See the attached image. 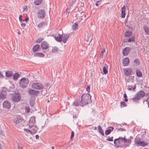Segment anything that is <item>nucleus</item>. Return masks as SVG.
I'll return each mask as SVG.
<instances>
[{
  "instance_id": "f257e3e1",
  "label": "nucleus",
  "mask_w": 149,
  "mask_h": 149,
  "mask_svg": "<svg viewBox=\"0 0 149 149\" xmlns=\"http://www.w3.org/2000/svg\"><path fill=\"white\" fill-rule=\"evenodd\" d=\"M127 142V139L124 136L123 137L120 136L115 139L114 141V143L117 148H122L124 147L126 148L129 146L131 143V141L129 140H128V143Z\"/></svg>"
},
{
  "instance_id": "f03ea898",
  "label": "nucleus",
  "mask_w": 149,
  "mask_h": 149,
  "mask_svg": "<svg viewBox=\"0 0 149 149\" xmlns=\"http://www.w3.org/2000/svg\"><path fill=\"white\" fill-rule=\"evenodd\" d=\"M79 97L81 100L80 105L81 107H83L84 105L92 102L91 100V96L89 93L84 94Z\"/></svg>"
},
{
  "instance_id": "7ed1b4c3",
  "label": "nucleus",
  "mask_w": 149,
  "mask_h": 149,
  "mask_svg": "<svg viewBox=\"0 0 149 149\" xmlns=\"http://www.w3.org/2000/svg\"><path fill=\"white\" fill-rule=\"evenodd\" d=\"M141 139L139 137L135 139V143L137 146H142L144 147L148 145L149 142V138H148L146 142L144 141H141Z\"/></svg>"
},
{
  "instance_id": "20e7f679",
  "label": "nucleus",
  "mask_w": 149,
  "mask_h": 149,
  "mask_svg": "<svg viewBox=\"0 0 149 149\" xmlns=\"http://www.w3.org/2000/svg\"><path fill=\"white\" fill-rule=\"evenodd\" d=\"M29 83V79L27 78L23 77L19 82L20 86L23 88L26 87Z\"/></svg>"
},
{
  "instance_id": "39448f33",
  "label": "nucleus",
  "mask_w": 149,
  "mask_h": 149,
  "mask_svg": "<svg viewBox=\"0 0 149 149\" xmlns=\"http://www.w3.org/2000/svg\"><path fill=\"white\" fill-rule=\"evenodd\" d=\"M11 98L14 102H17L20 100L21 96L19 93H15L12 95Z\"/></svg>"
},
{
  "instance_id": "423d86ee",
  "label": "nucleus",
  "mask_w": 149,
  "mask_h": 149,
  "mask_svg": "<svg viewBox=\"0 0 149 149\" xmlns=\"http://www.w3.org/2000/svg\"><path fill=\"white\" fill-rule=\"evenodd\" d=\"M46 15V12L44 9H39L38 11L37 16L40 19L44 18Z\"/></svg>"
},
{
  "instance_id": "0eeeda50",
  "label": "nucleus",
  "mask_w": 149,
  "mask_h": 149,
  "mask_svg": "<svg viewBox=\"0 0 149 149\" xmlns=\"http://www.w3.org/2000/svg\"><path fill=\"white\" fill-rule=\"evenodd\" d=\"M32 87L36 90H41L43 89L44 86L40 83H34L32 85Z\"/></svg>"
},
{
  "instance_id": "6e6552de",
  "label": "nucleus",
  "mask_w": 149,
  "mask_h": 149,
  "mask_svg": "<svg viewBox=\"0 0 149 149\" xmlns=\"http://www.w3.org/2000/svg\"><path fill=\"white\" fill-rule=\"evenodd\" d=\"M29 94L33 96H37L40 93L39 91H36L31 89H30L28 91Z\"/></svg>"
},
{
  "instance_id": "1a4fd4ad",
  "label": "nucleus",
  "mask_w": 149,
  "mask_h": 149,
  "mask_svg": "<svg viewBox=\"0 0 149 149\" xmlns=\"http://www.w3.org/2000/svg\"><path fill=\"white\" fill-rule=\"evenodd\" d=\"M36 123V119L34 117H31L29 121L28 125L29 126V127H34V124Z\"/></svg>"
},
{
  "instance_id": "9d476101",
  "label": "nucleus",
  "mask_w": 149,
  "mask_h": 149,
  "mask_svg": "<svg viewBox=\"0 0 149 149\" xmlns=\"http://www.w3.org/2000/svg\"><path fill=\"white\" fill-rule=\"evenodd\" d=\"M49 45L47 42L44 41L41 44V47L42 49L46 50L49 47Z\"/></svg>"
},
{
  "instance_id": "9b49d317",
  "label": "nucleus",
  "mask_w": 149,
  "mask_h": 149,
  "mask_svg": "<svg viewBox=\"0 0 149 149\" xmlns=\"http://www.w3.org/2000/svg\"><path fill=\"white\" fill-rule=\"evenodd\" d=\"M123 71L125 75L126 76L130 75L132 72V69L128 68L124 69Z\"/></svg>"
},
{
  "instance_id": "f8f14e48",
  "label": "nucleus",
  "mask_w": 149,
  "mask_h": 149,
  "mask_svg": "<svg viewBox=\"0 0 149 149\" xmlns=\"http://www.w3.org/2000/svg\"><path fill=\"white\" fill-rule=\"evenodd\" d=\"M41 50V48L40 45L38 44H36L34 45L32 48V51L34 53L36 52H38Z\"/></svg>"
},
{
  "instance_id": "ddd939ff",
  "label": "nucleus",
  "mask_w": 149,
  "mask_h": 149,
  "mask_svg": "<svg viewBox=\"0 0 149 149\" xmlns=\"http://www.w3.org/2000/svg\"><path fill=\"white\" fill-rule=\"evenodd\" d=\"M131 48L130 47H126L123 50V54L124 56H127L130 52Z\"/></svg>"
},
{
  "instance_id": "4468645a",
  "label": "nucleus",
  "mask_w": 149,
  "mask_h": 149,
  "mask_svg": "<svg viewBox=\"0 0 149 149\" xmlns=\"http://www.w3.org/2000/svg\"><path fill=\"white\" fill-rule=\"evenodd\" d=\"M3 105L4 108L8 109H10L11 107L10 103L7 100H5L3 102Z\"/></svg>"
},
{
  "instance_id": "2eb2a0df",
  "label": "nucleus",
  "mask_w": 149,
  "mask_h": 149,
  "mask_svg": "<svg viewBox=\"0 0 149 149\" xmlns=\"http://www.w3.org/2000/svg\"><path fill=\"white\" fill-rule=\"evenodd\" d=\"M135 94L136 96H138L140 99H141V97H143L145 95V93L143 91L141 90Z\"/></svg>"
},
{
  "instance_id": "dca6fc26",
  "label": "nucleus",
  "mask_w": 149,
  "mask_h": 149,
  "mask_svg": "<svg viewBox=\"0 0 149 149\" xmlns=\"http://www.w3.org/2000/svg\"><path fill=\"white\" fill-rule=\"evenodd\" d=\"M6 92L2 90L0 93V99L3 100L6 98Z\"/></svg>"
},
{
  "instance_id": "f3484780",
  "label": "nucleus",
  "mask_w": 149,
  "mask_h": 149,
  "mask_svg": "<svg viewBox=\"0 0 149 149\" xmlns=\"http://www.w3.org/2000/svg\"><path fill=\"white\" fill-rule=\"evenodd\" d=\"M13 122L15 125H17L19 123H21L22 122V119L21 118H16L14 119Z\"/></svg>"
},
{
  "instance_id": "a211bd4d",
  "label": "nucleus",
  "mask_w": 149,
  "mask_h": 149,
  "mask_svg": "<svg viewBox=\"0 0 149 149\" xmlns=\"http://www.w3.org/2000/svg\"><path fill=\"white\" fill-rule=\"evenodd\" d=\"M62 41L64 43L66 42V41L69 37V35L68 34L61 35Z\"/></svg>"
},
{
  "instance_id": "6ab92c4d",
  "label": "nucleus",
  "mask_w": 149,
  "mask_h": 149,
  "mask_svg": "<svg viewBox=\"0 0 149 149\" xmlns=\"http://www.w3.org/2000/svg\"><path fill=\"white\" fill-rule=\"evenodd\" d=\"M81 104V100H80V98L78 99H77L75 100L73 103L72 105L73 106L77 107L79 106Z\"/></svg>"
},
{
  "instance_id": "aec40b11",
  "label": "nucleus",
  "mask_w": 149,
  "mask_h": 149,
  "mask_svg": "<svg viewBox=\"0 0 149 149\" xmlns=\"http://www.w3.org/2000/svg\"><path fill=\"white\" fill-rule=\"evenodd\" d=\"M114 128L113 127H109L105 131V133L106 135H108L110 134L111 132L113 130Z\"/></svg>"
},
{
  "instance_id": "412c9836",
  "label": "nucleus",
  "mask_w": 149,
  "mask_h": 149,
  "mask_svg": "<svg viewBox=\"0 0 149 149\" xmlns=\"http://www.w3.org/2000/svg\"><path fill=\"white\" fill-rule=\"evenodd\" d=\"M136 76L139 77H141L142 76V73L141 70L139 68H136Z\"/></svg>"
},
{
  "instance_id": "4be33fe9",
  "label": "nucleus",
  "mask_w": 149,
  "mask_h": 149,
  "mask_svg": "<svg viewBox=\"0 0 149 149\" xmlns=\"http://www.w3.org/2000/svg\"><path fill=\"white\" fill-rule=\"evenodd\" d=\"M31 130V134H34L36 133L38 130V128L36 125H34V127H29Z\"/></svg>"
},
{
  "instance_id": "5701e85b",
  "label": "nucleus",
  "mask_w": 149,
  "mask_h": 149,
  "mask_svg": "<svg viewBox=\"0 0 149 149\" xmlns=\"http://www.w3.org/2000/svg\"><path fill=\"white\" fill-rule=\"evenodd\" d=\"M125 7L124 5L121 8V17L122 18L125 17Z\"/></svg>"
},
{
  "instance_id": "b1692460",
  "label": "nucleus",
  "mask_w": 149,
  "mask_h": 149,
  "mask_svg": "<svg viewBox=\"0 0 149 149\" xmlns=\"http://www.w3.org/2000/svg\"><path fill=\"white\" fill-rule=\"evenodd\" d=\"M136 86V85L135 84L133 86L128 85L127 86V89L129 91L132 90L133 91H134L135 90Z\"/></svg>"
},
{
  "instance_id": "393cba45",
  "label": "nucleus",
  "mask_w": 149,
  "mask_h": 149,
  "mask_svg": "<svg viewBox=\"0 0 149 149\" xmlns=\"http://www.w3.org/2000/svg\"><path fill=\"white\" fill-rule=\"evenodd\" d=\"M145 32L147 35H149V27L147 25H144L143 27Z\"/></svg>"
},
{
  "instance_id": "a878e982",
  "label": "nucleus",
  "mask_w": 149,
  "mask_h": 149,
  "mask_svg": "<svg viewBox=\"0 0 149 149\" xmlns=\"http://www.w3.org/2000/svg\"><path fill=\"white\" fill-rule=\"evenodd\" d=\"M34 56L35 57H43L45 56L44 54L42 53H36L34 54Z\"/></svg>"
},
{
  "instance_id": "bb28decb",
  "label": "nucleus",
  "mask_w": 149,
  "mask_h": 149,
  "mask_svg": "<svg viewBox=\"0 0 149 149\" xmlns=\"http://www.w3.org/2000/svg\"><path fill=\"white\" fill-rule=\"evenodd\" d=\"M131 99L135 103H138L139 100L140 99L138 96H136L135 94L134 96V97L130 98V100Z\"/></svg>"
},
{
  "instance_id": "cd10ccee",
  "label": "nucleus",
  "mask_w": 149,
  "mask_h": 149,
  "mask_svg": "<svg viewBox=\"0 0 149 149\" xmlns=\"http://www.w3.org/2000/svg\"><path fill=\"white\" fill-rule=\"evenodd\" d=\"M129 62V60L128 58H125L123 60V64L125 66L127 65Z\"/></svg>"
},
{
  "instance_id": "c85d7f7f",
  "label": "nucleus",
  "mask_w": 149,
  "mask_h": 149,
  "mask_svg": "<svg viewBox=\"0 0 149 149\" xmlns=\"http://www.w3.org/2000/svg\"><path fill=\"white\" fill-rule=\"evenodd\" d=\"M132 32L129 30H127L124 33L125 36L126 37H129L132 34Z\"/></svg>"
},
{
  "instance_id": "c756f323",
  "label": "nucleus",
  "mask_w": 149,
  "mask_h": 149,
  "mask_svg": "<svg viewBox=\"0 0 149 149\" xmlns=\"http://www.w3.org/2000/svg\"><path fill=\"white\" fill-rule=\"evenodd\" d=\"M5 75L6 77H10L13 75V73L12 71H8L6 72Z\"/></svg>"
},
{
  "instance_id": "7c9ffc66",
  "label": "nucleus",
  "mask_w": 149,
  "mask_h": 149,
  "mask_svg": "<svg viewBox=\"0 0 149 149\" xmlns=\"http://www.w3.org/2000/svg\"><path fill=\"white\" fill-rule=\"evenodd\" d=\"M98 128L99 129V132L100 133L102 136H104V131L100 125H98Z\"/></svg>"
},
{
  "instance_id": "2f4dec72",
  "label": "nucleus",
  "mask_w": 149,
  "mask_h": 149,
  "mask_svg": "<svg viewBox=\"0 0 149 149\" xmlns=\"http://www.w3.org/2000/svg\"><path fill=\"white\" fill-rule=\"evenodd\" d=\"M19 77V74L17 72L15 73L13 75V79L15 80H17Z\"/></svg>"
},
{
  "instance_id": "473e14b6",
  "label": "nucleus",
  "mask_w": 149,
  "mask_h": 149,
  "mask_svg": "<svg viewBox=\"0 0 149 149\" xmlns=\"http://www.w3.org/2000/svg\"><path fill=\"white\" fill-rule=\"evenodd\" d=\"M43 0H35L34 3L35 5H39L42 3Z\"/></svg>"
},
{
  "instance_id": "72a5a7b5",
  "label": "nucleus",
  "mask_w": 149,
  "mask_h": 149,
  "mask_svg": "<svg viewBox=\"0 0 149 149\" xmlns=\"http://www.w3.org/2000/svg\"><path fill=\"white\" fill-rule=\"evenodd\" d=\"M35 100L32 99H30L29 100V104L30 106L31 107L34 106L35 104Z\"/></svg>"
},
{
  "instance_id": "f704fd0d",
  "label": "nucleus",
  "mask_w": 149,
  "mask_h": 149,
  "mask_svg": "<svg viewBox=\"0 0 149 149\" xmlns=\"http://www.w3.org/2000/svg\"><path fill=\"white\" fill-rule=\"evenodd\" d=\"M58 35L59 36H57V37H55V39L56 40L59 42H61L62 41L61 35H60L59 34Z\"/></svg>"
},
{
  "instance_id": "c9c22d12",
  "label": "nucleus",
  "mask_w": 149,
  "mask_h": 149,
  "mask_svg": "<svg viewBox=\"0 0 149 149\" xmlns=\"http://www.w3.org/2000/svg\"><path fill=\"white\" fill-rule=\"evenodd\" d=\"M45 22L43 21L40 23L39 24H38L37 25V26L38 28H40L41 27L44 26L45 25Z\"/></svg>"
},
{
  "instance_id": "e433bc0d",
  "label": "nucleus",
  "mask_w": 149,
  "mask_h": 149,
  "mask_svg": "<svg viewBox=\"0 0 149 149\" xmlns=\"http://www.w3.org/2000/svg\"><path fill=\"white\" fill-rule=\"evenodd\" d=\"M135 37L134 36H132V37L130 38L127 40V42H130L134 41Z\"/></svg>"
},
{
  "instance_id": "4c0bfd02",
  "label": "nucleus",
  "mask_w": 149,
  "mask_h": 149,
  "mask_svg": "<svg viewBox=\"0 0 149 149\" xmlns=\"http://www.w3.org/2000/svg\"><path fill=\"white\" fill-rule=\"evenodd\" d=\"M134 63L136 66L139 65L140 64V61L138 58L135 59L134 61Z\"/></svg>"
},
{
  "instance_id": "58836bf2",
  "label": "nucleus",
  "mask_w": 149,
  "mask_h": 149,
  "mask_svg": "<svg viewBox=\"0 0 149 149\" xmlns=\"http://www.w3.org/2000/svg\"><path fill=\"white\" fill-rule=\"evenodd\" d=\"M58 50V49L57 47L56 46L54 47L53 48V49H52V52L53 53H55L57 52Z\"/></svg>"
},
{
  "instance_id": "ea45409f",
  "label": "nucleus",
  "mask_w": 149,
  "mask_h": 149,
  "mask_svg": "<svg viewBox=\"0 0 149 149\" xmlns=\"http://www.w3.org/2000/svg\"><path fill=\"white\" fill-rule=\"evenodd\" d=\"M103 71L105 74H106L108 73V70L106 69V66L103 67Z\"/></svg>"
},
{
  "instance_id": "a19ab883",
  "label": "nucleus",
  "mask_w": 149,
  "mask_h": 149,
  "mask_svg": "<svg viewBox=\"0 0 149 149\" xmlns=\"http://www.w3.org/2000/svg\"><path fill=\"white\" fill-rule=\"evenodd\" d=\"M73 30H76L78 28V24L76 23H75L72 26V27Z\"/></svg>"
},
{
  "instance_id": "79ce46f5",
  "label": "nucleus",
  "mask_w": 149,
  "mask_h": 149,
  "mask_svg": "<svg viewBox=\"0 0 149 149\" xmlns=\"http://www.w3.org/2000/svg\"><path fill=\"white\" fill-rule=\"evenodd\" d=\"M127 106V104L124 102H120V107H125Z\"/></svg>"
},
{
  "instance_id": "37998d69",
  "label": "nucleus",
  "mask_w": 149,
  "mask_h": 149,
  "mask_svg": "<svg viewBox=\"0 0 149 149\" xmlns=\"http://www.w3.org/2000/svg\"><path fill=\"white\" fill-rule=\"evenodd\" d=\"M43 40V38H38L36 41V43H40V42Z\"/></svg>"
},
{
  "instance_id": "c03bdc74",
  "label": "nucleus",
  "mask_w": 149,
  "mask_h": 149,
  "mask_svg": "<svg viewBox=\"0 0 149 149\" xmlns=\"http://www.w3.org/2000/svg\"><path fill=\"white\" fill-rule=\"evenodd\" d=\"M113 137L112 136L111 137H110L109 136L108 138L107 139V140L109 141H113Z\"/></svg>"
},
{
  "instance_id": "a18cd8bd",
  "label": "nucleus",
  "mask_w": 149,
  "mask_h": 149,
  "mask_svg": "<svg viewBox=\"0 0 149 149\" xmlns=\"http://www.w3.org/2000/svg\"><path fill=\"white\" fill-rule=\"evenodd\" d=\"M102 2V0H100L97 1L95 3V5L97 6H98Z\"/></svg>"
},
{
  "instance_id": "49530a36",
  "label": "nucleus",
  "mask_w": 149,
  "mask_h": 149,
  "mask_svg": "<svg viewBox=\"0 0 149 149\" xmlns=\"http://www.w3.org/2000/svg\"><path fill=\"white\" fill-rule=\"evenodd\" d=\"M24 130L25 132H29V133L31 134V130L26 128L24 129Z\"/></svg>"
},
{
  "instance_id": "de8ad7c7",
  "label": "nucleus",
  "mask_w": 149,
  "mask_h": 149,
  "mask_svg": "<svg viewBox=\"0 0 149 149\" xmlns=\"http://www.w3.org/2000/svg\"><path fill=\"white\" fill-rule=\"evenodd\" d=\"M74 132L73 131H72L71 132V134L70 136V139H72L74 137Z\"/></svg>"
},
{
  "instance_id": "09e8293b",
  "label": "nucleus",
  "mask_w": 149,
  "mask_h": 149,
  "mask_svg": "<svg viewBox=\"0 0 149 149\" xmlns=\"http://www.w3.org/2000/svg\"><path fill=\"white\" fill-rule=\"evenodd\" d=\"M25 110L28 113H29L30 112V109L29 107H26Z\"/></svg>"
},
{
  "instance_id": "8fccbe9b",
  "label": "nucleus",
  "mask_w": 149,
  "mask_h": 149,
  "mask_svg": "<svg viewBox=\"0 0 149 149\" xmlns=\"http://www.w3.org/2000/svg\"><path fill=\"white\" fill-rule=\"evenodd\" d=\"M90 87L88 85L86 88V90L88 92H90Z\"/></svg>"
},
{
  "instance_id": "3c124183",
  "label": "nucleus",
  "mask_w": 149,
  "mask_h": 149,
  "mask_svg": "<svg viewBox=\"0 0 149 149\" xmlns=\"http://www.w3.org/2000/svg\"><path fill=\"white\" fill-rule=\"evenodd\" d=\"M118 131H121V132H123V131H125V129H124V128H120L118 129Z\"/></svg>"
},
{
  "instance_id": "603ef678",
  "label": "nucleus",
  "mask_w": 149,
  "mask_h": 149,
  "mask_svg": "<svg viewBox=\"0 0 149 149\" xmlns=\"http://www.w3.org/2000/svg\"><path fill=\"white\" fill-rule=\"evenodd\" d=\"M19 19L20 22H22V16L20 15L19 17Z\"/></svg>"
},
{
  "instance_id": "864d4df0",
  "label": "nucleus",
  "mask_w": 149,
  "mask_h": 149,
  "mask_svg": "<svg viewBox=\"0 0 149 149\" xmlns=\"http://www.w3.org/2000/svg\"><path fill=\"white\" fill-rule=\"evenodd\" d=\"M144 102H146V103H147L148 105V106L149 107V96L148 98H147V100H146L145 101H144Z\"/></svg>"
},
{
  "instance_id": "5fc2aeb1",
  "label": "nucleus",
  "mask_w": 149,
  "mask_h": 149,
  "mask_svg": "<svg viewBox=\"0 0 149 149\" xmlns=\"http://www.w3.org/2000/svg\"><path fill=\"white\" fill-rule=\"evenodd\" d=\"M133 139V137L132 136H130V138L128 139H127V143H128V140H130V141H131V139Z\"/></svg>"
},
{
  "instance_id": "6e6d98bb",
  "label": "nucleus",
  "mask_w": 149,
  "mask_h": 149,
  "mask_svg": "<svg viewBox=\"0 0 149 149\" xmlns=\"http://www.w3.org/2000/svg\"><path fill=\"white\" fill-rule=\"evenodd\" d=\"M66 13H69L70 12V9H67L66 10Z\"/></svg>"
},
{
  "instance_id": "4d7b16f0",
  "label": "nucleus",
  "mask_w": 149,
  "mask_h": 149,
  "mask_svg": "<svg viewBox=\"0 0 149 149\" xmlns=\"http://www.w3.org/2000/svg\"><path fill=\"white\" fill-rule=\"evenodd\" d=\"M78 116V115H73V118L74 119H76L77 117Z\"/></svg>"
},
{
  "instance_id": "13d9d810",
  "label": "nucleus",
  "mask_w": 149,
  "mask_h": 149,
  "mask_svg": "<svg viewBox=\"0 0 149 149\" xmlns=\"http://www.w3.org/2000/svg\"><path fill=\"white\" fill-rule=\"evenodd\" d=\"M21 26L22 27H25L26 26V24L25 23H22L21 24Z\"/></svg>"
},
{
  "instance_id": "bf43d9fd",
  "label": "nucleus",
  "mask_w": 149,
  "mask_h": 149,
  "mask_svg": "<svg viewBox=\"0 0 149 149\" xmlns=\"http://www.w3.org/2000/svg\"><path fill=\"white\" fill-rule=\"evenodd\" d=\"M105 52V48H104L103 49V50L101 52V53L103 54L104 52Z\"/></svg>"
},
{
  "instance_id": "052dcab7",
  "label": "nucleus",
  "mask_w": 149,
  "mask_h": 149,
  "mask_svg": "<svg viewBox=\"0 0 149 149\" xmlns=\"http://www.w3.org/2000/svg\"><path fill=\"white\" fill-rule=\"evenodd\" d=\"M123 97L124 98V99L127 98V96L126 93H125L124 94Z\"/></svg>"
},
{
  "instance_id": "680f3d73",
  "label": "nucleus",
  "mask_w": 149,
  "mask_h": 149,
  "mask_svg": "<svg viewBox=\"0 0 149 149\" xmlns=\"http://www.w3.org/2000/svg\"><path fill=\"white\" fill-rule=\"evenodd\" d=\"M39 136L38 135H36V138L37 139H39Z\"/></svg>"
},
{
  "instance_id": "e2e57ef3",
  "label": "nucleus",
  "mask_w": 149,
  "mask_h": 149,
  "mask_svg": "<svg viewBox=\"0 0 149 149\" xmlns=\"http://www.w3.org/2000/svg\"><path fill=\"white\" fill-rule=\"evenodd\" d=\"M29 19V17H27L25 19V20L26 22H27L28 20Z\"/></svg>"
},
{
  "instance_id": "0e129e2a",
  "label": "nucleus",
  "mask_w": 149,
  "mask_h": 149,
  "mask_svg": "<svg viewBox=\"0 0 149 149\" xmlns=\"http://www.w3.org/2000/svg\"><path fill=\"white\" fill-rule=\"evenodd\" d=\"M3 74L2 73L0 72V77H3Z\"/></svg>"
},
{
  "instance_id": "69168bd1",
  "label": "nucleus",
  "mask_w": 149,
  "mask_h": 149,
  "mask_svg": "<svg viewBox=\"0 0 149 149\" xmlns=\"http://www.w3.org/2000/svg\"><path fill=\"white\" fill-rule=\"evenodd\" d=\"M103 54L101 53V54L100 56V57L102 58H103Z\"/></svg>"
},
{
  "instance_id": "338daca9",
  "label": "nucleus",
  "mask_w": 149,
  "mask_h": 149,
  "mask_svg": "<svg viewBox=\"0 0 149 149\" xmlns=\"http://www.w3.org/2000/svg\"><path fill=\"white\" fill-rule=\"evenodd\" d=\"M77 0H72V2L73 4H74V3L76 2Z\"/></svg>"
},
{
  "instance_id": "774afa93",
  "label": "nucleus",
  "mask_w": 149,
  "mask_h": 149,
  "mask_svg": "<svg viewBox=\"0 0 149 149\" xmlns=\"http://www.w3.org/2000/svg\"><path fill=\"white\" fill-rule=\"evenodd\" d=\"M18 149H22V147H20L19 145V144H18Z\"/></svg>"
}]
</instances>
